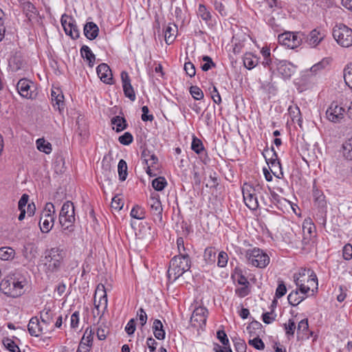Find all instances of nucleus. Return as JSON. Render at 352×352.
<instances>
[{
	"label": "nucleus",
	"instance_id": "obj_51",
	"mask_svg": "<svg viewBox=\"0 0 352 352\" xmlns=\"http://www.w3.org/2000/svg\"><path fill=\"white\" fill-rule=\"evenodd\" d=\"M93 334H94V332H92V331L91 329L89 330V328H87L80 342H83L85 344H87L88 345L92 346Z\"/></svg>",
	"mask_w": 352,
	"mask_h": 352
},
{
	"label": "nucleus",
	"instance_id": "obj_2",
	"mask_svg": "<svg viewBox=\"0 0 352 352\" xmlns=\"http://www.w3.org/2000/svg\"><path fill=\"white\" fill-rule=\"evenodd\" d=\"M294 280L301 294L306 295L315 287L318 289V278L314 272L310 269H302L294 275Z\"/></svg>",
	"mask_w": 352,
	"mask_h": 352
},
{
	"label": "nucleus",
	"instance_id": "obj_63",
	"mask_svg": "<svg viewBox=\"0 0 352 352\" xmlns=\"http://www.w3.org/2000/svg\"><path fill=\"white\" fill-rule=\"evenodd\" d=\"M314 228H315V227L310 222H307V221L305 222L302 225L303 234L304 235L307 234V236H311V233H312V229H314Z\"/></svg>",
	"mask_w": 352,
	"mask_h": 352
},
{
	"label": "nucleus",
	"instance_id": "obj_37",
	"mask_svg": "<svg viewBox=\"0 0 352 352\" xmlns=\"http://www.w3.org/2000/svg\"><path fill=\"white\" fill-rule=\"evenodd\" d=\"M68 29L67 30V32H65V34L67 35H69L71 36L73 39H76L80 36V32L78 29V26L76 23L75 20L73 21V23L71 22L70 24L67 25Z\"/></svg>",
	"mask_w": 352,
	"mask_h": 352
},
{
	"label": "nucleus",
	"instance_id": "obj_24",
	"mask_svg": "<svg viewBox=\"0 0 352 352\" xmlns=\"http://www.w3.org/2000/svg\"><path fill=\"white\" fill-rule=\"evenodd\" d=\"M80 55L83 59L88 62V65L90 67H94L96 61V56L87 45H82L81 47Z\"/></svg>",
	"mask_w": 352,
	"mask_h": 352
},
{
	"label": "nucleus",
	"instance_id": "obj_47",
	"mask_svg": "<svg viewBox=\"0 0 352 352\" xmlns=\"http://www.w3.org/2000/svg\"><path fill=\"white\" fill-rule=\"evenodd\" d=\"M228 261V255L224 251H221L217 257V266L219 267H225Z\"/></svg>",
	"mask_w": 352,
	"mask_h": 352
},
{
	"label": "nucleus",
	"instance_id": "obj_54",
	"mask_svg": "<svg viewBox=\"0 0 352 352\" xmlns=\"http://www.w3.org/2000/svg\"><path fill=\"white\" fill-rule=\"evenodd\" d=\"M314 204L318 208V210H327V201L325 197H319L314 200Z\"/></svg>",
	"mask_w": 352,
	"mask_h": 352
},
{
	"label": "nucleus",
	"instance_id": "obj_6",
	"mask_svg": "<svg viewBox=\"0 0 352 352\" xmlns=\"http://www.w3.org/2000/svg\"><path fill=\"white\" fill-rule=\"evenodd\" d=\"M245 257L250 264L258 268H265L270 263V256L258 248L249 249L245 252Z\"/></svg>",
	"mask_w": 352,
	"mask_h": 352
},
{
	"label": "nucleus",
	"instance_id": "obj_43",
	"mask_svg": "<svg viewBox=\"0 0 352 352\" xmlns=\"http://www.w3.org/2000/svg\"><path fill=\"white\" fill-rule=\"evenodd\" d=\"M256 337L249 340L248 344L253 346L254 349L257 350H263L265 349V344L263 340L259 338L258 335H256Z\"/></svg>",
	"mask_w": 352,
	"mask_h": 352
},
{
	"label": "nucleus",
	"instance_id": "obj_29",
	"mask_svg": "<svg viewBox=\"0 0 352 352\" xmlns=\"http://www.w3.org/2000/svg\"><path fill=\"white\" fill-rule=\"evenodd\" d=\"M15 250L10 247L0 248V259L9 261L14 258Z\"/></svg>",
	"mask_w": 352,
	"mask_h": 352
},
{
	"label": "nucleus",
	"instance_id": "obj_40",
	"mask_svg": "<svg viewBox=\"0 0 352 352\" xmlns=\"http://www.w3.org/2000/svg\"><path fill=\"white\" fill-rule=\"evenodd\" d=\"M4 346L10 352H21L19 347L10 338H6L3 340Z\"/></svg>",
	"mask_w": 352,
	"mask_h": 352
},
{
	"label": "nucleus",
	"instance_id": "obj_23",
	"mask_svg": "<svg viewBox=\"0 0 352 352\" xmlns=\"http://www.w3.org/2000/svg\"><path fill=\"white\" fill-rule=\"evenodd\" d=\"M152 330L154 336L159 340H163L166 337V332L164 329V325L160 320L155 319L153 321Z\"/></svg>",
	"mask_w": 352,
	"mask_h": 352
},
{
	"label": "nucleus",
	"instance_id": "obj_44",
	"mask_svg": "<svg viewBox=\"0 0 352 352\" xmlns=\"http://www.w3.org/2000/svg\"><path fill=\"white\" fill-rule=\"evenodd\" d=\"M175 30L172 28L170 26H167L164 31L165 41L166 44H171L175 40Z\"/></svg>",
	"mask_w": 352,
	"mask_h": 352
},
{
	"label": "nucleus",
	"instance_id": "obj_5",
	"mask_svg": "<svg viewBox=\"0 0 352 352\" xmlns=\"http://www.w3.org/2000/svg\"><path fill=\"white\" fill-rule=\"evenodd\" d=\"M24 281L19 280L14 274L5 277L0 283V290L6 296L16 298L23 294Z\"/></svg>",
	"mask_w": 352,
	"mask_h": 352
},
{
	"label": "nucleus",
	"instance_id": "obj_10",
	"mask_svg": "<svg viewBox=\"0 0 352 352\" xmlns=\"http://www.w3.org/2000/svg\"><path fill=\"white\" fill-rule=\"evenodd\" d=\"M54 206L52 203H47L44 210L41 214L39 226L43 233L49 232L54 226Z\"/></svg>",
	"mask_w": 352,
	"mask_h": 352
},
{
	"label": "nucleus",
	"instance_id": "obj_62",
	"mask_svg": "<svg viewBox=\"0 0 352 352\" xmlns=\"http://www.w3.org/2000/svg\"><path fill=\"white\" fill-rule=\"evenodd\" d=\"M79 311H75L73 313L70 318V326L72 329H76L78 326L79 323Z\"/></svg>",
	"mask_w": 352,
	"mask_h": 352
},
{
	"label": "nucleus",
	"instance_id": "obj_57",
	"mask_svg": "<svg viewBox=\"0 0 352 352\" xmlns=\"http://www.w3.org/2000/svg\"><path fill=\"white\" fill-rule=\"evenodd\" d=\"M142 120L144 122H147V121L151 122L153 120L154 116L152 114H148L149 112V109L147 106H143L142 107Z\"/></svg>",
	"mask_w": 352,
	"mask_h": 352
},
{
	"label": "nucleus",
	"instance_id": "obj_33",
	"mask_svg": "<svg viewBox=\"0 0 352 352\" xmlns=\"http://www.w3.org/2000/svg\"><path fill=\"white\" fill-rule=\"evenodd\" d=\"M343 77L346 85L351 89L352 87V62L345 66Z\"/></svg>",
	"mask_w": 352,
	"mask_h": 352
},
{
	"label": "nucleus",
	"instance_id": "obj_53",
	"mask_svg": "<svg viewBox=\"0 0 352 352\" xmlns=\"http://www.w3.org/2000/svg\"><path fill=\"white\" fill-rule=\"evenodd\" d=\"M279 60L278 59H275L274 60L271 58V56L267 58H264L263 60L261 62V64L264 67L268 68L270 71H272L274 66H276V63H278Z\"/></svg>",
	"mask_w": 352,
	"mask_h": 352
},
{
	"label": "nucleus",
	"instance_id": "obj_11",
	"mask_svg": "<svg viewBox=\"0 0 352 352\" xmlns=\"http://www.w3.org/2000/svg\"><path fill=\"white\" fill-rule=\"evenodd\" d=\"M148 205L150 207V211L155 222H162L163 208L160 195L156 192H152L148 200Z\"/></svg>",
	"mask_w": 352,
	"mask_h": 352
},
{
	"label": "nucleus",
	"instance_id": "obj_15",
	"mask_svg": "<svg viewBox=\"0 0 352 352\" xmlns=\"http://www.w3.org/2000/svg\"><path fill=\"white\" fill-rule=\"evenodd\" d=\"M121 80L124 96L130 100L135 101L136 98L135 94L131 85L129 74L126 72L122 71L121 72Z\"/></svg>",
	"mask_w": 352,
	"mask_h": 352
},
{
	"label": "nucleus",
	"instance_id": "obj_27",
	"mask_svg": "<svg viewBox=\"0 0 352 352\" xmlns=\"http://www.w3.org/2000/svg\"><path fill=\"white\" fill-rule=\"evenodd\" d=\"M56 314L50 308H45L40 312V318L43 324L48 325L54 320Z\"/></svg>",
	"mask_w": 352,
	"mask_h": 352
},
{
	"label": "nucleus",
	"instance_id": "obj_55",
	"mask_svg": "<svg viewBox=\"0 0 352 352\" xmlns=\"http://www.w3.org/2000/svg\"><path fill=\"white\" fill-rule=\"evenodd\" d=\"M135 319L131 318L125 327V331L129 336H131L135 331Z\"/></svg>",
	"mask_w": 352,
	"mask_h": 352
},
{
	"label": "nucleus",
	"instance_id": "obj_16",
	"mask_svg": "<svg viewBox=\"0 0 352 352\" xmlns=\"http://www.w3.org/2000/svg\"><path fill=\"white\" fill-rule=\"evenodd\" d=\"M96 72L98 77L103 82L109 85L113 83L111 70L107 64H100L96 68Z\"/></svg>",
	"mask_w": 352,
	"mask_h": 352
},
{
	"label": "nucleus",
	"instance_id": "obj_17",
	"mask_svg": "<svg viewBox=\"0 0 352 352\" xmlns=\"http://www.w3.org/2000/svg\"><path fill=\"white\" fill-rule=\"evenodd\" d=\"M243 197L245 205L252 210H255L258 208V201L255 194L248 190V188L243 187L242 190Z\"/></svg>",
	"mask_w": 352,
	"mask_h": 352
},
{
	"label": "nucleus",
	"instance_id": "obj_22",
	"mask_svg": "<svg viewBox=\"0 0 352 352\" xmlns=\"http://www.w3.org/2000/svg\"><path fill=\"white\" fill-rule=\"evenodd\" d=\"M84 34L89 40H94L98 35L99 28L94 22H87L84 25Z\"/></svg>",
	"mask_w": 352,
	"mask_h": 352
},
{
	"label": "nucleus",
	"instance_id": "obj_36",
	"mask_svg": "<svg viewBox=\"0 0 352 352\" xmlns=\"http://www.w3.org/2000/svg\"><path fill=\"white\" fill-rule=\"evenodd\" d=\"M167 186V182L165 177H158L152 181V186L157 191H162Z\"/></svg>",
	"mask_w": 352,
	"mask_h": 352
},
{
	"label": "nucleus",
	"instance_id": "obj_12",
	"mask_svg": "<svg viewBox=\"0 0 352 352\" xmlns=\"http://www.w3.org/2000/svg\"><path fill=\"white\" fill-rule=\"evenodd\" d=\"M345 109L338 104L337 102H333L326 111L327 119L333 122H340L344 116Z\"/></svg>",
	"mask_w": 352,
	"mask_h": 352
},
{
	"label": "nucleus",
	"instance_id": "obj_45",
	"mask_svg": "<svg viewBox=\"0 0 352 352\" xmlns=\"http://www.w3.org/2000/svg\"><path fill=\"white\" fill-rule=\"evenodd\" d=\"M315 220L318 224L325 227L327 223V210H318Z\"/></svg>",
	"mask_w": 352,
	"mask_h": 352
},
{
	"label": "nucleus",
	"instance_id": "obj_50",
	"mask_svg": "<svg viewBox=\"0 0 352 352\" xmlns=\"http://www.w3.org/2000/svg\"><path fill=\"white\" fill-rule=\"evenodd\" d=\"M287 292L286 286L283 280H278V287L276 289L275 297L280 298L283 297Z\"/></svg>",
	"mask_w": 352,
	"mask_h": 352
},
{
	"label": "nucleus",
	"instance_id": "obj_52",
	"mask_svg": "<svg viewBox=\"0 0 352 352\" xmlns=\"http://www.w3.org/2000/svg\"><path fill=\"white\" fill-rule=\"evenodd\" d=\"M285 329L286 331V334L289 336H294L295 329H296V324L293 319H289L288 320V323L284 324Z\"/></svg>",
	"mask_w": 352,
	"mask_h": 352
},
{
	"label": "nucleus",
	"instance_id": "obj_56",
	"mask_svg": "<svg viewBox=\"0 0 352 352\" xmlns=\"http://www.w3.org/2000/svg\"><path fill=\"white\" fill-rule=\"evenodd\" d=\"M137 316L142 327H144L147 321V314L143 308H140L137 311Z\"/></svg>",
	"mask_w": 352,
	"mask_h": 352
},
{
	"label": "nucleus",
	"instance_id": "obj_46",
	"mask_svg": "<svg viewBox=\"0 0 352 352\" xmlns=\"http://www.w3.org/2000/svg\"><path fill=\"white\" fill-rule=\"evenodd\" d=\"M190 94L192 97L197 100H201L204 98V93L202 90L197 86H191L190 87Z\"/></svg>",
	"mask_w": 352,
	"mask_h": 352
},
{
	"label": "nucleus",
	"instance_id": "obj_13",
	"mask_svg": "<svg viewBox=\"0 0 352 352\" xmlns=\"http://www.w3.org/2000/svg\"><path fill=\"white\" fill-rule=\"evenodd\" d=\"M208 309L204 307L196 308L190 318V322L192 326L203 329L206 326L208 317Z\"/></svg>",
	"mask_w": 352,
	"mask_h": 352
},
{
	"label": "nucleus",
	"instance_id": "obj_1",
	"mask_svg": "<svg viewBox=\"0 0 352 352\" xmlns=\"http://www.w3.org/2000/svg\"><path fill=\"white\" fill-rule=\"evenodd\" d=\"M190 256L175 255L170 261L167 276L169 281L175 282L191 267Z\"/></svg>",
	"mask_w": 352,
	"mask_h": 352
},
{
	"label": "nucleus",
	"instance_id": "obj_49",
	"mask_svg": "<svg viewBox=\"0 0 352 352\" xmlns=\"http://www.w3.org/2000/svg\"><path fill=\"white\" fill-rule=\"evenodd\" d=\"M309 324L307 319L301 320L298 324L297 328V333H302V335H307V332L308 331Z\"/></svg>",
	"mask_w": 352,
	"mask_h": 352
},
{
	"label": "nucleus",
	"instance_id": "obj_19",
	"mask_svg": "<svg viewBox=\"0 0 352 352\" xmlns=\"http://www.w3.org/2000/svg\"><path fill=\"white\" fill-rule=\"evenodd\" d=\"M324 34L317 29L312 30L307 36V43L312 47H316L323 40Z\"/></svg>",
	"mask_w": 352,
	"mask_h": 352
},
{
	"label": "nucleus",
	"instance_id": "obj_25",
	"mask_svg": "<svg viewBox=\"0 0 352 352\" xmlns=\"http://www.w3.org/2000/svg\"><path fill=\"white\" fill-rule=\"evenodd\" d=\"M243 61L245 67L252 69L258 64L259 58L251 52H247L243 56Z\"/></svg>",
	"mask_w": 352,
	"mask_h": 352
},
{
	"label": "nucleus",
	"instance_id": "obj_48",
	"mask_svg": "<svg viewBox=\"0 0 352 352\" xmlns=\"http://www.w3.org/2000/svg\"><path fill=\"white\" fill-rule=\"evenodd\" d=\"M118 140L120 144L127 146L133 142V137L131 133L125 132L119 137Z\"/></svg>",
	"mask_w": 352,
	"mask_h": 352
},
{
	"label": "nucleus",
	"instance_id": "obj_32",
	"mask_svg": "<svg viewBox=\"0 0 352 352\" xmlns=\"http://www.w3.org/2000/svg\"><path fill=\"white\" fill-rule=\"evenodd\" d=\"M204 261L207 264H214L216 260V252L212 247H208L204 250Z\"/></svg>",
	"mask_w": 352,
	"mask_h": 352
},
{
	"label": "nucleus",
	"instance_id": "obj_34",
	"mask_svg": "<svg viewBox=\"0 0 352 352\" xmlns=\"http://www.w3.org/2000/svg\"><path fill=\"white\" fill-rule=\"evenodd\" d=\"M343 156L348 160H352V137L342 144Z\"/></svg>",
	"mask_w": 352,
	"mask_h": 352
},
{
	"label": "nucleus",
	"instance_id": "obj_9",
	"mask_svg": "<svg viewBox=\"0 0 352 352\" xmlns=\"http://www.w3.org/2000/svg\"><path fill=\"white\" fill-rule=\"evenodd\" d=\"M305 38V34L301 32H285L278 36V43L289 49L299 47Z\"/></svg>",
	"mask_w": 352,
	"mask_h": 352
},
{
	"label": "nucleus",
	"instance_id": "obj_30",
	"mask_svg": "<svg viewBox=\"0 0 352 352\" xmlns=\"http://www.w3.org/2000/svg\"><path fill=\"white\" fill-rule=\"evenodd\" d=\"M118 172L119 179L122 182L125 181L128 175V167L125 160L121 159L118 164Z\"/></svg>",
	"mask_w": 352,
	"mask_h": 352
},
{
	"label": "nucleus",
	"instance_id": "obj_35",
	"mask_svg": "<svg viewBox=\"0 0 352 352\" xmlns=\"http://www.w3.org/2000/svg\"><path fill=\"white\" fill-rule=\"evenodd\" d=\"M130 215L132 218L142 220L145 219V210L139 205H135L131 209Z\"/></svg>",
	"mask_w": 352,
	"mask_h": 352
},
{
	"label": "nucleus",
	"instance_id": "obj_58",
	"mask_svg": "<svg viewBox=\"0 0 352 352\" xmlns=\"http://www.w3.org/2000/svg\"><path fill=\"white\" fill-rule=\"evenodd\" d=\"M74 20V19L72 17L68 16L66 14L62 15L60 22L62 26L63 27L65 32H67V30L68 29L67 25L70 24L71 22L73 23Z\"/></svg>",
	"mask_w": 352,
	"mask_h": 352
},
{
	"label": "nucleus",
	"instance_id": "obj_18",
	"mask_svg": "<svg viewBox=\"0 0 352 352\" xmlns=\"http://www.w3.org/2000/svg\"><path fill=\"white\" fill-rule=\"evenodd\" d=\"M28 329L32 336L38 337L44 333V328L37 316L32 317L28 325Z\"/></svg>",
	"mask_w": 352,
	"mask_h": 352
},
{
	"label": "nucleus",
	"instance_id": "obj_7",
	"mask_svg": "<svg viewBox=\"0 0 352 352\" xmlns=\"http://www.w3.org/2000/svg\"><path fill=\"white\" fill-rule=\"evenodd\" d=\"M333 36L342 47H349L352 45V30L340 23L333 29Z\"/></svg>",
	"mask_w": 352,
	"mask_h": 352
},
{
	"label": "nucleus",
	"instance_id": "obj_3",
	"mask_svg": "<svg viewBox=\"0 0 352 352\" xmlns=\"http://www.w3.org/2000/svg\"><path fill=\"white\" fill-rule=\"evenodd\" d=\"M59 222L65 234L69 235L74 231L75 212L72 201H67L63 204L59 214Z\"/></svg>",
	"mask_w": 352,
	"mask_h": 352
},
{
	"label": "nucleus",
	"instance_id": "obj_26",
	"mask_svg": "<svg viewBox=\"0 0 352 352\" xmlns=\"http://www.w3.org/2000/svg\"><path fill=\"white\" fill-rule=\"evenodd\" d=\"M107 293H104L100 295L98 302H96V300H94V307L97 311V315H99L100 312L104 314V311L107 309Z\"/></svg>",
	"mask_w": 352,
	"mask_h": 352
},
{
	"label": "nucleus",
	"instance_id": "obj_21",
	"mask_svg": "<svg viewBox=\"0 0 352 352\" xmlns=\"http://www.w3.org/2000/svg\"><path fill=\"white\" fill-rule=\"evenodd\" d=\"M31 82L26 79H21L17 85L16 89L19 94L23 98H31L32 92L30 91Z\"/></svg>",
	"mask_w": 352,
	"mask_h": 352
},
{
	"label": "nucleus",
	"instance_id": "obj_64",
	"mask_svg": "<svg viewBox=\"0 0 352 352\" xmlns=\"http://www.w3.org/2000/svg\"><path fill=\"white\" fill-rule=\"evenodd\" d=\"M236 352H246L247 345L243 340H239L234 344Z\"/></svg>",
	"mask_w": 352,
	"mask_h": 352
},
{
	"label": "nucleus",
	"instance_id": "obj_4",
	"mask_svg": "<svg viewBox=\"0 0 352 352\" xmlns=\"http://www.w3.org/2000/svg\"><path fill=\"white\" fill-rule=\"evenodd\" d=\"M45 254V258L47 262V272L50 273L58 272L66 256L65 251L59 247H55L47 250Z\"/></svg>",
	"mask_w": 352,
	"mask_h": 352
},
{
	"label": "nucleus",
	"instance_id": "obj_59",
	"mask_svg": "<svg viewBox=\"0 0 352 352\" xmlns=\"http://www.w3.org/2000/svg\"><path fill=\"white\" fill-rule=\"evenodd\" d=\"M342 255L345 260H350L352 258V245L351 244L348 243L344 246Z\"/></svg>",
	"mask_w": 352,
	"mask_h": 352
},
{
	"label": "nucleus",
	"instance_id": "obj_28",
	"mask_svg": "<svg viewBox=\"0 0 352 352\" xmlns=\"http://www.w3.org/2000/svg\"><path fill=\"white\" fill-rule=\"evenodd\" d=\"M111 124L115 125L116 126V132H120L126 129L128 126V124L126 119L124 117H121L120 116H116L113 117L111 119Z\"/></svg>",
	"mask_w": 352,
	"mask_h": 352
},
{
	"label": "nucleus",
	"instance_id": "obj_8",
	"mask_svg": "<svg viewBox=\"0 0 352 352\" xmlns=\"http://www.w3.org/2000/svg\"><path fill=\"white\" fill-rule=\"evenodd\" d=\"M262 154L265 157L267 164L268 165H271L270 170L272 174L278 179L282 178L283 177V173L282 171L281 164L274 146L271 147L270 151L268 148H265Z\"/></svg>",
	"mask_w": 352,
	"mask_h": 352
},
{
	"label": "nucleus",
	"instance_id": "obj_61",
	"mask_svg": "<svg viewBox=\"0 0 352 352\" xmlns=\"http://www.w3.org/2000/svg\"><path fill=\"white\" fill-rule=\"evenodd\" d=\"M217 337L223 346L229 344V340L223 330H219L217 333Z\"/></svg>",
	"mask_w": 352,
	"mask_h": 352
},
{
	"label": "nucleus",
	"instance_id": "obj_38",
	"mask_svg": "<svg viewBox=\"0 0 352 352\" xmlns=\"http://www.w3.org/2000/svg\"><path fill=\"white\" fill-rule=\"evenodd\" d=\"M287 300L292 306H296L302 302L298 289L293 290L287 296Z\"/></svg>",
	"mask_w": 352,
	"mask_h": 352
},
{
	"label": "nucleus",
	"instance_id": "obj_60",
	"mask_svg": "<svg viewBox=\"0 0 352 352\" xmlns=\"http://www.w3.org/2000/svg\"><path fill=\"white\" fill-rule=\"evenodd\" d=\"M184 70L186 71V74L190 77H192L195 75V67L191 62L185 63Z\"/></svg>",
	"mask_w": 352,
	"mask_h": 352
},
{
	"label": "nucleus",
	"instance_id": "obj_31",
	"mask_svg": "<svg viewBox=\"0 0 352 352\" xmlns=\"http://www.w3.org/2000/svg\"><path fill=\"white\" fill-rule=\"evenodd\" d=\"M36 143L38 151L46 154H50L52 152V144L50 142L45 141L43 138L38 139Z\"/></svg>",
	"mask_w": 352,
	"mask_h": 352
},
{
	"label": "nucleus",
	"instance_id": "obj_42",
	"mask_svg": "<svg viewBox=\"0 0 352 352\" xmlns=\"http://www.w3.org/2000/svg\"><path fill=\"white\" fill-rule=\"evenodd\" d=\"M197 14L205 21L211 19V14L203 4H199Z\"/></svg>",
	"mask_w": 352,
	"mask_h": 352
},
{
	"label": "nucleus",
	"instance_id": "obj_41",
	"mask_svg": "<svg viewBox=\"0 0 352 352\" xmlns=\"http://www.w3.org/2000/svg\"><path fill=\"white\" fill-rule=\"evenodd\" d=\"M191 149L197 154H200L204 150L202 142L195 136L192 138Z\"/></svg>",
	"mask_w": 352,
	"mask_h": 352
},
{
	"label": "nucleus",
	"instance_id": "obj_39",
	"mask_svg": "<svg viewBox=\"0 0 352 352\" xmlns=\"http://www.w3.org/2000/svg\"><path fill=\"white\" fill-rule=\"evenodd\" d=\"M261 328H262L261 323L255 320H253L249 324V325L247 327V331H248V333L250 334V336L252 337V336H256V331L257 330H261Z\"/></svg>",
	"mask_w": 352,
	"mask_h": 352
},
{
	"label": "nucleus",
	"instance_id": "obj_20",
	"mask_svg": "<svg viewBox=\"0 0 352 352\" xmlns=\"http://www.w3.org/2000/svg\"><path fill=\"white\" fill-rule=\"evenodd\" d=\"M52 104L54 108H57L60 111L64 109V96L61 91L56 88L52 90L51 93Z\"/></svg>",
	"mask_w": 352,
	"mask_h": 352
},
{
	"label": "nucleus",
	"instance_id": "obj_14",
	"mask_svg": "<svg viewBox=\"0 0 352 352\" xmlns=\"http://www.w3.org/2000/svg\"><path fill=\"white\" fill-rule=\"evenodd\" d=\"M276 67L284 79H289L296 71V66L287 60H279L276 63Z\"/></svg>",
	"mask_w": 352,
	"mask_h": 352
}]
</instances>
